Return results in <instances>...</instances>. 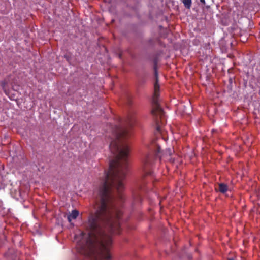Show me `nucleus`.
I'll list each match as a JSON object with an SVG mask.
<instances>
[{"label": "nucleus", "instance_id": "f257e3e1", "mask_svg": "<svg viewBox=\"0 0 260 260\" xmlns=\"http://www.w3.org/2000/svg\"><path fill=\"white\" fill-rule=\"evenodd\" d=\"M130 136L129 127L116 126L114 139L109 145L115 156L109 162V170L104 171L96 199V210L88 218V234H76L75 240L78 253L91 260H111V235L119 234L122 212L120 207L124 202L121 191L123 181L128 171L129 149L124 140Z\"/></svg>", "mask_w": 260, "mask_h": 260}, {"label": "nucleus", "instance_id": "f03ea898", "mask_svg": "<svg viewBox=\"0 0 260 260\" xmlns=\"http://www.w3.org/2000/svg\"><path fill=\"white\" fill-rule=\"evenodd\" d=\"M150 150L151 152L145 154L142 158V170L145 177L152 174L154 166L157 161H160L162 157H167V160H171L170 157L174 152L171 148H168L161 155L160 147L156 143L152 144Z\"/></svg>", "mask_w": 260, "mask_h": 260}, {"label": "nucleus", "instance_id": "7ed1b4c3", "mask_svg": "<svg viewBox=\"0 0 260 260\" xmlns=\"http://www.w3.org/2000/svg\"><path fill=\"white\" fill-rule=\"evenodd\" d=\"M154 64L155 81L154 84V93L152 101L151 113L155 118L156 129L157 132H160L161 129V125L165 123V118L164 112L159 105L160 86L158 83V75L156 68L157 60L156 59L154 61Z\"/></svg>", "mask_w": 260, "mask_h": 260}, {"label": "nucleus", "instance_id": "20e7f679", "mask_svg": "<svg viewBox=\"0 0 260 260\" xmlns=\"http://www.w3.org/2000/svg\"><path fill=\"white\" fill-rule=\"evenodd\" d=\"M145 182L141 181L138 183L136 188L133 191V204H137L142 201L141 193L146 191Z\"/></svg>", "mask_w": 260, "mask_h": 260}, {"label": "nucleus", "instance_id": "39448f33", "mask_svg": "<svg viewBox=\"0 0 260 260\" xmlns=\"http://www.w3.org/2000/svg\"><path fill=\"white\" fill-rule=\"evenodd\" d=\"M79 212L77 210H74L72 211L71 213L68 215V220L71 222L72 220L75 219L79 215Z\"/></svg>", "mask_w": 260, "mask_h": 260}, {"label": "nucleus", "instance_id": "423d86ee", "mask_svg": "<svg viewBox=\"0 0 260 260\" xmlns=\"http://www.w3.org/2000/svg\"><path fill=\"white\" fill-rule=\"evenodd\" d=\"M218 190L221 193H224L228 191V186L224 183H220L219 184Z\"/></svg>", "mask_w": 260, "mask_h": 260}, {"label": "nucleus", "instance_id": "0eeeda50", "mask_svg": "<svg viewBox=\"0 0 260 260\" xmlns=\"http://www.w3.org/2000/svg\"><path fill=\"white\" fill-rule=\"evenodd\" d=\"M182 2L186 8L188 9H190L192 4V0H182Z\"/></svg>", "mask_w": 260, "mask_h": 260}, {"label": "nucleus", "instance_id": "6e6552de", "mask_svg": "<svg viewBox=\"0 0 260 260\" xmlns=\"http://www.w3.org/2000/svg\"><path fill=\"white\" fill-rule=\"evenodd\" d=\"M2 86L3 87V89L6 94H8L9 93V88L8 87L7 83L6 81H4L2 83Z\"/></svg>", "mask_w": 260, "mask_h": 260}, {"label": "nucleus", "instance_id": "1a4fd4ad", "mask_svg": "<svg viewBox=\"0 0 260 260\" xmlns=\"http://www.w3.org/2000/svg\"><path fill=\"white\" fill-rule=\"evenodd\" d=\"M128 123V125L129 127H132L133 126L134 123V121L133 119H128V121L127 122Z\"/></svg>", "mask_w": 260, "mask_h": 260}, {"label": "nucleus", "instance_id": "9d476101", "mask_svg": "<svg viewBox=\"0 0 260 260\" xmlns=\"http://www.w3.org/2000/svg\"><path fill=\"white\" fill-rule=\"evenodd\" d=\"M200 2L202 3L203 5H205L206 4V2H205V0H200Z\"/></svg>", "mask_w": 260, "mask_h": 260}, {"label": "nucleus", "instance_id": "9b49d317", "mask_svg": "<svg viewBox=\"0 0 260 260\" xmlns=\"http://www.w3.org/2000/svg\"><path fill=\"white\" fill-rule=\"evenodd\" d=\"M121 57H122V55H121V54H119V57L120 58H121Z\"/></svg>", "mask_w": 260, "mask_h": 260}, {"label": "nucleus", "instance_id": "f8f14e48", "mask_svg": "<svg viewBox=\"0 0 260 260\" xmlns=\"http://www.w3.org/2000/svg\"><path fill=\"white\" fill-rule=\"evenodd\" d=\"M228 260H234V259L232 258H231V259H229Z\"/></svg>", "mask_w": 260, "mask_h": 260}]
</instances>
